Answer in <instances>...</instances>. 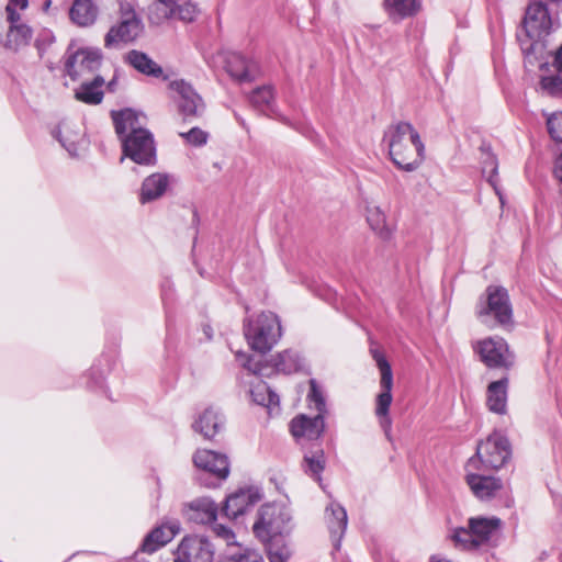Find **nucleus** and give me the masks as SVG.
Listing matches in <instances>:
<instances>
[{
    "mask_svg": "<svg viewBox=\"0 0 562 562\" xmlns=\"http://www.w3.org/2000/svg\"><path fill=\"white\" fill-rule=\"evenodd\" d=\"M254 403L268 408L279 405V395L262 380H258L249 390Z\"/></svg>",
    "mask_w": 562,
    "mask_h": 562,
    "instance_id": "c9c22d12",
    "label": "nucleus"
},
{
    "mask_svg": "<svg viewBox=\"0 0 562 562\" xmlns=\"http://www.w3.org/2000/svg\"><path fill=\"white\" fill-rule=\"evenodd\" d=\"M326 457L321 445L314 450H306L304 452L302 469L306 475L317 483H322V473L325 470Z\"/></svg>",
    "mask_w": 562,
    "mask_h": 562,
    "instance_id": "bb28decb",
    "label": "nucleus"
},
{
    "mask_svg": "<svg viewBox=\"0 0 562 562\" xmlns=\"http://www.w3.org/2000/svg\"><path fill=\"white\" fill-rule=\"evenodd\" d=\"M187 516L196 524H212L217 517V506L210 498L195 499L189 504Z\"/></svg>",
    "mask_w": 562,
    "mask_h": 562,
    "instance_id": "393cba45",
    "label": "nucleus"
},
{
    "mask_svg": "<svg viewBox=\"0 0 562 562\" xmlns=\"http://www.w3.org/2000/svg\"><path fill=\"white\" fill-rule=\"evenodd\" d=\"M122 7H124V11H132V12H135L133 7L128 3V2H124V3H121L120 5V10L122 11Z\"/></svg>",
    "mask_w": 562,
    "mask_h": 562,
    "instance_id": "6e6d98bb",
    "label": "nucleus"
},
{
    "mask_svg": "<svg viewBox=\"0 0 562 562\" xmlns=\"http://www.w3.org/2000/svg\"><path fill=\"white\" fill-rule=\"evenodd\" d=\"M476 351L488 368L508 369L514 363V357L503 338L484 339L477 344Z\"/></svg>",
    "mask_w": 562,
    "mask_h": 562,
    "instance_id": "2eb2a0df",
    "label": "nucleus"
},
{
    "mask_svg": "<svg viewBox=\"0 0 562 562\" xmlns=\"http://www.w3.org/2000/svg\"><path fill=\"white\" fill-rule=\"evenodd\" d=\"M69 15L71 21L78 26H90L97 20L98 8L92 0H75Z\"/></svg>",
    "mask_w": 562,
    "mask_h": 562,
    "instance_id": "c85d7f7f",
    "label": "nucleus"
},
{
    "mask_svg": "<svg viewBox=\"0 0 562 562\" xmlns=\"http://www.w3.org/2000/svg\"><path fill=\"white\" fill-rule=\"evenodd\" d=\"M508 379L492 382L487 387V406L491 412L504 414L507 406Z\"/></svg>",
    "mask_w": 562,
    "mask_h": 562,
    "instance_id": "c756f323",
    "label": "nucleus"
},
{
    "mask_svg": "<svg viewBox=\"0 0 562 562\" xmlns=\"http://www.w3.org/2000/svg\"><path fill=\"white\" fill-rule=\"evenodd\" d=\"M199 12L196 3L192 1L157 0L149 8V19L156 24L165 20H178L190 23L195 20Z\"/></svg>",
    "mask_w": 562,
    "mask_h": 562,
    "instance_id": "9d476101",
    "label": "nucleus"
},
{
    "mask_svg": "<svg viewBox=\"0 0 562 562\" xmlns=\"http://www.w3.org/2000/svg\"><path fill=\"white\" fill-rule=\"evenodd\" d=\"M111 117L113 120L115 133L120 140L128 133H133L136 128H144L139 122L138 113L130 108L112 111Z\"/></svg>",
    "mask_w": 562,
    "mask_h": 562,
    "instance_id": "a878e982",
    "label": "nucleus"
},
{
    "mask_svg": "<svg viewBox=\"0 0 562 562\" xmlns=\"http://www.w3.org/2000/svg\"><path fill=\"white\" fill-rule=\"evenodd\" d=\"M540 91L549 97L562 99V71L542 76L539 81Z\"/></svg>",
    "mask_w": 562,
    "mask_h": 562,
    "instance_id": "ea45409f",
    "label": "nucleus"
},
{
    "mask_svg": "<svg viewBox=\"0 0 562 562\" xmlns=\"http://www.w3.org/2000/svg\"><path fill=\"white\" fill-rule=\"evenodd\" d=\"M542 114L547 117V128L550 137L557 143H562V112L548 114L543 111Z\"/></svg>",
    "mask_w": 562,
    "mask_h": 562,
    "instance_id": "37998d69",
    "label": "nucleus"
},
{
    "mask_svg": "<svg viewBox=\"0 0 562 562\" xmlns=\"http://www.w3.org/2000/svg\"><path fill=\"white\" fill-rule=\"evenodd\" d=\"M546 66H547V64H546V63H544V64H541V65H540V68L542 69V68H544Z\"/></svg>",
    "mask_w": 562,
    "mask_h": 562,
    "instance_id": "052dcab7",
    "label": "nucleus"
},
{
    "mask_svg": "<svg viewBox=\"0 0 562 562\" xmlns=\"http://www.w3.org/2000/svg\"><path fill=\"white\" fill-rule=\"evenodd\" d=\"M367 221L370 227L381 237L387 238L390 229L386 225V216L380 207L373 206L368 209Z\"/></svg>",
    "mask_w": 562,
    "mask_h": 562,
    "instance_id": "a19ab883",
    "label": "nucleus"
},
{
    "mask_svg": "<svg viewBox=\"0 0 562 562\" xmlns=\"http://www.w3.org/2000/svg\"><path fill=\"white\" fill-rule=\"evenodd\" d=\"M179 135L186 143L192 146H203L209 139V133L199 127H192L190 131L180 133Z\"/></svg>",
    "mask_w": 562,
    "mask_h": 562,
    "instance_id": "49530a36",
    "label": "nucleus"
},
{
    "mask_svg": "<svg viewBox=\"0 0 562 562\" xmlns=\"http://www.w3.org/2000/svg\"><path fill=\"white\" fill-rule=\"evenodd\" d=\"M213 531L217 537L224 539L227 542V544H231L235 538V535L232 531V529L221 524H215L213 526Z\"/></svg>",
    "mask_w": 562,
    "mask_h": 562,
    "instance_id": "8fccbe9b",
    "label": "nucleus"
},
{
    "mask_svg": "<svg viewBox=\"0 0 562 562\" xmlns=\"http://www.w3.org/2000/svg\"><path fill=\"white\" fill-rule=\"evenodd\" d=\"M292 528L291 510L281 504L262 505L252 526L254 533L261 541L282 538L289 535Z\"/></svg>",
    "mask_w": 562,
    "mask_h": 562,
    "instance_id": "39448f33",
    "label": "nucleus"
},
{
    "mask_svg": "<svg viewBox=\"0 0 562 562\" xmlns=\"http://www.w3.org/2000/svg\"><path fill=\"white\" fill-rule=\"evenodd\" d=\"M170 88L177 93L175 102L177 103L178 112L183 121L192 122L202 116L205 104L201 95L189 82L182 79L173 80L170 82Z\"/></svg>",
    "mask_w": 562,
    "mask_h": 562,
    "instance_id": "9b49d317",
    "label": "nucleus"
},
{
    "mask_svg": "<svg viewBox=\"0 0 562 562\" xmlns=\"http://www.w3.org/2000/svg\"><path fill=\"white\" fill-rule=\"evenodd\" d=\"M10 2L20 7L21 9H25L27 7V0H10Z\"/></svg>",
    "mask_w": 562,
    "mask_h": 562,
    "instance_id": "864d4df0",
    "label": "nucleus"
},
{
    "mask_svg": "<svg viewBox=\"0 0 562 562\" xmlns=\"http://www.w3.org/2000/svg\"><path fill=\"white\" fill-rule=\"evenodd\" d=\"M260 495L251 488L239 490L226 498L223 507V514L228 518H237L244 515L249 508L257 504Z\"/></svg>",
    "mask_w": 562,
    "mask_h": 562,
    "instance_id": "6ab92c4d",
    "label": "nucleus"
},
{
    "mask_svg": "<svg viewBox=\"0 0 562 562\" xmlns=\"http://www.w3.org/2000/svg\"><path fill=\"white\" fill-rule=\"evenodd\" d=\"M308 406L315 408L317 414L325 416L327 413L326 401L321 386L315 379L310 380V392L306 396Z\"/></svg>",
    "mask_w": 562,
    "mask_h": 562,
    "instance_id": "79ce46f5",
    "label": "nucleus"
},
{
    "mask_svg": "<svg viewBox=\"0 0 562 562\" xmlns=\"http://www.w3.org/2000/svg\"><path fill=\"white\" fill-rule=\"evenodd\" d=\"M214 547L207 538L188 536L182 539L175 562H213Z\"/></svg>",
    "mask_w": 562,
    "mask_h": 562,
    "instance_id": "4468645a",
    "label": "nucleus"
},
{
    "mask_svg": "<svg viewBox=\"0 0 562 562\" xmlns=\"http://www.w3.org/2000/svg\"><path fill=\"white\" fill-rule=\"evenodd\" d=\"M125 61L143 75L159 78L162 76V68L147 54L132 49L125 56Z\"/></svg>",
    "mask_w": 562,
    "mask_h": 562,
    "instance_id": "cd10ccee",
    "label": "nucleus"
},
{
    "mask_svg": "<svg viewBox=\"0 0 562 562\" xmlns=\"http://www.w3.org/2000/svg\"><path fill=\"white\" fill-rule=\"evenodd\" d=\"M32 38V30L25 24L11 25L7 34L5 46L13 50L29 45Z\"/></svg>",
    "mask_w": 562,
    "mask_h": 562,
    "instance_id": "e433bc0d",
    "label": "nucleus"
},
{
    "mask_svg": "<svg viewBox=\"0 0 562 562\" xmlns=\"http://www.w3.org/2000/svg\"><path fill=\"white\" fill-rule=\"evenodd\" d=\"M173 536L175 531L172 528H165L164 526L156 527L146 535L140 544V550L146 553H154L168 543Z\"/></svg>",
    "mask_w": 562,
    "mask_h": 562,
    "instance_id": "f704fd0d",
    "label": "nucleus"
},
{
    "mask_svg": "<svg viewBox=\"0 0 562 562\" xmlns=\"http://www.w3.org/2000/svg\"><path fill=\"white\" fill-rule=\"evenodd\" d=\"M266 543L267 557L269 562H288L291 557V550L283 538L263 541Z\"/></svg>",
    "mask_w": 562,
    "mask_h": 562,
    "instance_id": "58836bf2",
    "label": "nucleus"
},
{
    "mask_svg": "<svg viewBox=\"0 0 562 562\" xmlns=\"http://www.w3.org/2000/svg\"><path fill=\"white\" fill-rule=\"evenodd\" d=\"M206 486H215L216 483L215 482H210V483H205Z\"/></svg>",
    "mask_w": 562,
    "mask_h": 562,
    "instance_id": "bf43d9fd",
    "label": "nucleus"
},
{
    "mask_svg": "<svg viewBox=\"0 0 562 562\" xmlns=\"http://www.w3.org/2000/svg\"><path fill=\"white\" fill-rule=\"evenodd\" d=\"M510 446L505 436L494 432L481 442L476 449V458H470L467 469H473L481 462L486 469L497 470L510 458Z\"/></svg>",
    "mask_w": 562,
    "mask_h": 562,
    "instance_id": "0eeeda50",
    "label": "nucleus"
},
{
    "mask_svg": "<svg viewBox=\"0 0 562 562\" xmlns=\"http://www.w3.org/2000/svg\"><path fill=\"white\" fill-rule=\"evenodd\" d=\"M383 8L390 19L401 21L416 14L419 3L417 0H384Z\"/></svg>",
    "mask_w": 562,
    "mask_h": 562,
    "instance_id": "473e14b6",
    "label": "nucleus"
},
{
    "mask_svg": "<svg viewBox=\"0 0 562 562\" xmlns=\"http://www.w3.org/2000/svg\"><path fill=\"white\" fill-rule=\"evenodd\" d=\"M121 161L128 158L140 166H154L157 161L156 143L150 131L136 128L122 139Z\"/></svg>",
    "mask_w": 562,
    "mask_h": 562,
    "instance_id": "423d86ee",
    "label": "nucleus"
},
{
    "mask_svg": "<svg viewBox=\"0 0 562 562\" xmlns=\"http://www.w3.org/2000/svg\"><path fill=\"white\" fill-rule=\"evenodd\" d=\"M225 67L229 76L240 82L252 81L260 74V68L256 60L237 52L227 54Z\"/></svg>",
    "mask_w": 562,
    "mask_h": 562,
    "instance_id": "a211bd4d",
    "label": "nucleus"
},
{
    "mask_svg": "<svg viewBox=\"0 0 562 562\" xmlns=\"http://www.w3.org/2000/svg\"><path fill=\"white\" fill-rule=\"evenodd\" d=\"M501 527L502 520L495 516L470 517L467 526L451 529L449 539L458 550L474 551L487 543Z\"/></svg>",
    "mask_w": 562,
    "mask_h": 562,
    "instance_id": "7ed1b4c3",
    "label": "nucleus"
},
{
    "mask_svg": "<svg viewBox=\"0 0 562 562\" xmlns=\"http://www.w3.org/2000/svg\"><path fill=\"white\" fill-rule=\"evenodd\" d=\"M465 481L472 493L480 499H490L502 488V482L494 476L474 474L472 469H467Z\"/></svg>",
    "mask_w": 562,
    "mask_h": 562,
    "instance_id": "5701e85b",
    "label": "nucleus"
},
{
    "mask_svg": "<svg viewBox=\"0 0 562 562\" xmlns=\"http://www.w3.org/2000/svg\"><path fill=\"white\" fill-rule=\"evenodd\" d=\"M485 300L477 305L476 315L482 322L493 316L503 326L513 323V307L508 292L503 286L488 285L485 290Z\"/></svg>",
    "mask_w": 562,
    "mask_h": 562,
    "instance_id": "6e6552de",
    "label": "nucleus"
},
{
    "mask_svg": "<svg viewBox=\"0 0 562 562\" xmlns=\"http://www.w3.org/2000/svg\"><path fill=\"white\" fill-rule=\"evenodd\" d=\"M221 562H263V559L256 550L243 549L238 552L224 555Z\"/></svg>",
    "mask_w": 562,
    "mask_h": 562,
    "instance_id": "c03bdc74",
    "label": "nucleus"
},
{
    "mask_svg": "<svg viewBox=\"0 0 562 562\" xmlns=\"http://www.w3.org/2000/svg\"><path fill=\"white\" fill-rule=\"evenodd\" d=\"M168 186V175L155 172L148 176L142 183L139 191V202L142 204H146L161 198L167 191Z\"/></svg>",
    "mask_w": 562,
    "mask_h": 562,
    "instance_id": "b1692460",
    "label": "nucleus"
},
{
    "mask_svg": "<svg viewBox=\"0 0 562 562\" xmlns=\"http://www.w3.org/2000/svg\"><path fill=\"white\" fill-rule=\"evenodd\" d=\"M482 157V173L486 178L487 182L493 187L496 194L499 196L503 203L502 194L498 190V162L496 156L491 151L490 147L481 146Z\"/></svg>",
    "mask_w": 562,
    "mask_h": 562,
    "instance_id": "72a5a7b5",
    "label": "nucleus"
},
{
    "mask_svg": "<svg viewBox=\"0 0 562 562\" xmlns=\"http://www.w3.org/2000/svg\"><path fill=\"white\" fill-rule=\"evenodd\" d=\"M104 79L101 76H95L93 80L86 81L80 85L76 90V99L87 104H99L103 100L102 87Z\"/></svg>",
    "mask_w": 562,
    "mask_h": 562,
    "instance_id": "7c9ffc66",
    "label": "nucleus"
},
{
    "mask_svg": "<svg viewBox=\"0 0 562 562\" xmlns=\"http://www.w3.org/2000/svg\"><path fill=\"white\" fill-rule=\"evenodd\" d=\"M193 222H194V223H198V222H199V214H198V211H196V210H194V211H193Z\"/></svg>",
    "mask_w": 562,
    "mask_h": 562,
    "instance_id": "4d7b16f0",
    "label": "nucleus"
},
{
    "mask_svg": "<svg viewBox=\"0 0 562 562\" xmlns=\"http://www.w3.org/2000/svg\"><path fill=\"white\" fill-rule=\"evenodd\" d=\"M89 379L88 386L91 389H105L104 384V370L99 369L97 364H93L89 370Z\"/></svg>",
    "mask_w": 562,
    "mask_h": 562,
    "instance_id": "de8ad7c7",
    "label": "nucleus"
},
{
    "mask_svg": "<svg viewBox=\"0 0 562 562\" xmlns=\"http://www.w3.org/2000/svg\"><path fill=\"white\" fill-rule=\"evenodd\" d=\"M553 67H554L555 71H559V72L562 71V43L554 55Z\"/></svg>",
    "mask_w": 562,
    "mask_h": 562,
    "instance_id": "603ef678",
    "label": "nucleus"
},
{
    "mask_svg": "<svg viewBox=\"0 0 562 562\" xmlns=\"http://www.w3.org/2000/svg\"><path fill=\"white\" fill-rule=\"evenodd\" d=\"M193 463L202 473L216 481H224L229 475V461L226 454L207 449H198L193 454Z\"/></svg>",
    "mask_w": 562,
    "mask_h": 562,
    "instance_id": "dca6fc26",
    "label": "nucleus"
},
{
    "mask_svg": "<svg viewBox=\"0 0 562 562\" xmlns=\"http://www.w3.org/2000/svg\"><path fill=\"white\" fill-rule=\"evenodd\" d=\"M8 13H9V20L12 22V24L19 20V14H16L14 11H11L10 8L8 7Z\"/></svg>",
    "mask_w": 562,
    "mask_h": 562,
    "instance_id": "5fc2aeb1",
    "label": "nucleus"
},
{
    "mask_svg": "<svg viewBox=\"0 0 562 562\" xmlns=\"http://www.w3.org/2000/svg\"><path fill=\"white\" fill-rule=\"evenodd\" d=\"M244 334L248 345L255 351L267 353L282 336L280 318L273 312H262L248 317L244 323Z\"/></svg>",
    "mask_w": 562,
    "mask_h": 562,
    "instance_id": "20e7f679",
    "label": "nucleus"
},
{
    "mask_svg": "<svg viewBox=\"0 0 562 562\" xmlns=\"http://www.w3.org/2000/svg\"><path fill=\"white\" fill-rule=\"evenodd\" d=\"M326 520L334 547L339 549L340 541L347 529V512L340 504L331 502L326 507Z\"/></svg>",
    "mask_w": 562,
    "mask_h": 562,
    "instance_id": "412c9836",
    "label": "nucleus"
},
{
    "mask_svg": "<svg viewBox=\"0 0 562 562\" xmlns=\"http://www.w3.org/2000/svg\"><path fill=\"white\" fill-rule=\"evenodd\" d=\"M236 360L243 368L251 372L254 375H265L266 366L260 361H256L252 356L245 352H237Z\"/></svg>",
    "mask_w": 562,
    "mask_h": 562,
    "instance_id": "a18cd8bd",
    "label": "nucleus"
},
{
    "mask_svg": "<svg viewBox=\"0 0 562 562\" xmlns=\"http://www.w3.org/2000/svg\"><path fill=\"white\" fill-rule=\"evenodd\" d=\"M143 30L142 21L135 12L124 11L122 7V16L116 25H113L104 37V46L108 48L117 47L120 44H126L135 41Z\"/></svg>",
    "mask_w": 562,
    "mask_h": 562,
    "instance_id": "f8f14e48",
    "label": "nucleus"
},
{
    "mask_svg": "<svg viewBox=\"0 0 562 562\" xmlns=\"http://www.w3.org/2000/svg\"><path fill=\"white\" fill-rule=\"evenodd\" d=\"M160 289H161V300H162L165 306L171 304L173 302V297H175L173 283L169 279H165L161 282Z\"/></svg>",
    "mask_w": 562,
    "mask_h": 562,
    "instance_id": "09e8293b",
    "label": "nucleus"
},
{
    "mask_svg": "<svg viewBox=\"0 0 562 562\" xmlns=\"http://www.w3.org/2000/svg\"><path fill=\"white\" fill-rule=\"evenodd\" d=\"M554 176L560 181L562 189V154L557 158L554 164Z\"/></svg>",
    "mask_w": 562,
    "mask_h": 562,
    "instance_id": "3c124183",
    "label": "nucleus"
},
{
    "mask_svg": "<svg viewBox=\"0 0 562 562\" xmlns=\"http://www.w3.org/2000/svg\"><path fill=\"white\" fill-rule=\"evenodd\" d=\"M102 61L101 50L98 48H80L75 53H68L65 58V72L76 80L85 72H93L99 69Z\"/></svg>",
    "mask_w": 562,
    "mask_h": 562,
    "instance_id": "ddd939ff",
    "label": "nucleus"
},
{
    "mask_svg": "<svg viewBox=\"0 0 562 562\" xmlns=\"http://www.w3.org/2000/svg\"><path fill=\"white\" fill-rule=\"evenodd\" d=\"M225 418L221 412L209 407L199 415L193 423L194 431L200 432L205 439H213L224 427Z\"/></svg>",
    "mask_w": 562,
    "mask_h": 562,
    "instance_id": "4be33fe9",
    "label": "nucleus"
},
{
    "mask_svg": "<svg viewBox=\"0 0 562 562\" xmlns=\"http://www.w3.org/2000/svg\"><path fill=\"white\" fill-rule=\"evenodd\" d=\"M290 430L295 440L302 446L305 440H318L325 431V416L316 414L314 417H308L301 414L291 420Z\"/></svg>",
    "mask_w": 562,
    "mask_h": 562,
    "instance_id": "f3484780",
    "label": "nucleus"
},
{
    "mask_svg": "<svg viewBox=\"0 0 562 562\" xmlns=\"http://www.w3.org/2000/svg\"><path fill=\"white\" fill-rule=\"evenodd\" d=\"M52 135L71 156L77 155L78 133L70 131L65 123H61L53 130Z\"/></svg>",
    "mask_w": 562,
    "mask_h": 562,
    "instance_id": "4c0bfd02",
    "label": "nucleus"
},
{
    "mask_svg": "<svg viewBox=\"0 0 562 562\" xmlns=\"http://www.w3.org/2000/svg\"><path fill=\"white\" fill-rule=\"evenodd\" d=\"M252 106L260 113L288 123V120L281 115L276 106L274 90L271 86L256 88L249 95Z\"/></svg>",
    "mask_w": 562,
    "mask_h": 562,
    "instance_id": "aec40b11",
    "label": "nucleus"
},
{
    "mask_svg": "<svg viewBox=\"0 0 562 562\" xmlns=\"http://www.w3.org/2000/svg\"><path fill=\"white\" fill-rule=\"evenodd\" d=\"M166 323H167V329L169 330V326H170V318H169V315H168V314H167Z\"/></svg>",
    "mask_w": 562,
    "mask_h": 562,
    "instance_id": "13d9d810",
    "label": "nucleus"
},
{
    "mask_svg": "<svg viewBox=\"0 0 562 562\" xmlns=\"http://www.w3.org/2000/svg\"><path fill=\"white\" fill-rule=\"evenodd\" d=\"M272 367L277 372L291 374L299 372L304 367V359L297 351L284 350L272 360Z\"/></svg>",
    "mask_w": 562,
    "mask_h": 562,
    "instance_id": "2f4dec72",
    "label": "nucleus"
},
{
    "mask_svg": "<svg viewBox=\"0 0 562 562\" xmlns=\"http://www.w3.org/2000/svg\"><path fill=\"white\" fill-rule=\"evenodd\" d=\"M561 12L562 5L528 1L522 20L524 34L517 35L527 63L532 64L533 59L543 56L546 37L561 26Z\"/></svg>",
    "mask_w": 562,
    "mask_h": 562,
    "instance_id": "f257e3e1",
    "label": "nucleus"
},
{
    "mask_svg": "<svg viewBox=\"0 0 562 562\" xmlns=\"http://www.w3.org/2000/svg\"><path fill=\"white\" fill-rule=\"evenodd\" d=\"M389 155L405 171L416 170L424 159L425 146L418 132L411 123L398 122L389 127L384 134Z\"/></svg>",
    "mask_w": 562,
    "mask_h": 562,
    "instance_id": "f03ea898",
    "label": "nucleus"
},
{
    "mask_svg": "<svg viewBox=\"0 0 562 562\" xmlns=\"http://www.w3.org/2000/svg\"><path fill=\"white\" fill-rule=\"evenodd\" d=\"M371 353L381 373V391L375 398V415L379 418L381 427L385 432H387L391 429L392 424L389 411L393 400V373L389 361L382 352L372 349Z\"/></svg>",
    "mask_w": 562,
    "mask_h": 562,
    "instance_id": "1a4fd4ad",
    "label": "nucleus"
}]
</instances>
